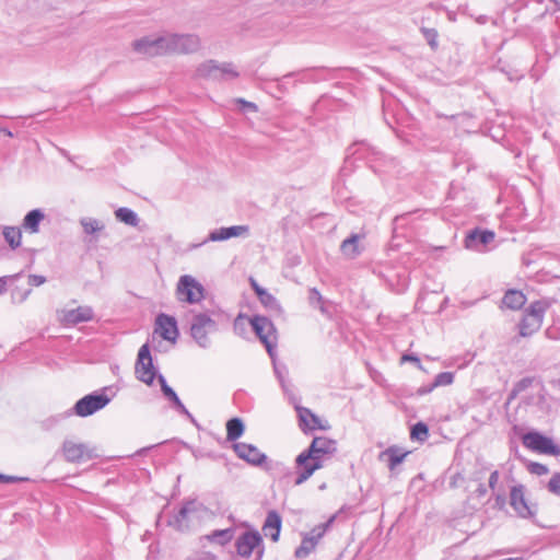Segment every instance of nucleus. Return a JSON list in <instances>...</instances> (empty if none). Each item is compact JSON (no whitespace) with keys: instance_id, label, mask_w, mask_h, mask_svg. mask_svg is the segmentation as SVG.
<instances>
[{"instance_id":"nucleus-1","label":"nucleus","mask_w":560,"mask_h":560,"mask_svg":"<svg viewBox=\"0 0 560 560\" xmlns=\"http://www.w3.org/2000/svg\"><path fill=\"white\" fill-rule=\"evenodd\" d=\"M337 452V442L326 436H316L311 445L295 458L298 477L296 486L305 482L311 476L323 467L324 459Z\"/></svg>"},{"instance_id":"nucleus-2","label":"nucleus","mask_w":560,"mask_h":560,"mask_svg":"<svg viewBox=\"0 0 560 560\" xmlns=\"http://www.w3.org/2000/svg\"><path fill=\"white\" fill-rule=\"evenodd\" d=\"M549 306L550 304L545 300H537L529 304L518 324L521 337H530L541 328L545 313Z\"/></svg>"},{"instance_id":"nucleus-3","label":"nucleus","mask_w":560,"mask_h":560,"mask_svg":"<svg viewBox=\"0 0 560 560\" xmlns=\"http://www.w3.org/2000/svg\"><path fill=\"white\" fill-rule=\"evenodd\" d=\"M217 330V322L211 317L210 313L203 312L192 315L190 320V336L200 348L207 349L210 347L211 340L209 335Z\"/></svg>"},{"instance_id":"nucleus-4","label":"nucleus","mask_w":560,"mask_h":560,"mask_svg":"<svg viewBox=\"0 0 560 560\" xmlns=\"http://www.w3.org/2000/svg\"><path fill=\"white\" fill-rule=\"evenodd\" d=\"M238 72L231 62L219 63L215 60H207L196 69V77L212 81H230L238 77Z\"/></svg>"},{"instance_id":"nucleus-5","label":"nucleus","mask_w":560,"mask_h":560,"mask_svg":"<svg viewBox=\"0 0 560 560\" xmlns=\"http://www.w3.org/2000/svg\"><path fill=\"white\" fill-rule=\"evenodd\" d=\"M237 555L248 559L255 555V560H261L264 555L262 537L257 530L245 532L235 541Z\"/></svg>"},{"instance_id":"nucleus-6","label":"nucleus","mask_w":560,"mask_h":560,"mask_svg":"<svg viewBox=\"0 0 560 560\" xmlns=\"http://www.w3.org/2000/svg\"><path fill=\"white\" fill-rule=\"evenodd\" d=\"M250 325L270 358L273 359L277 340V330L273 323L268 317L256 315L250 319Z\"/></svg>"},{"instance_id":"nucleus-7","label":"nucleus","mask_w":560,"mask_h":560,"mask_svg":"<svg viewBox=\"0 0 560 560\" xmlns=\"http://www.w3.org/2000/svg\"><path fill=\"white\" fill-rule=\"evenodd\" d=\"M176 294L179 301L195 304L205 298V288L192 276L184 275L178 280Z\"/></svg>"},{"instance_id":"nucleus-8","label":"nucleus","mask_w":560,"mask_h":560,"mask_svg":"<svg viewBox=\"0 0 560 560\" xmlns=\"http://www.w3.org/2000/svg\"><path fill=\"white\" fill-rule=\"evenodd\" d=\"M524 446L540 454L557 456L560 454V447L556 445L551 438L545 436L537 431H530L523 435Z\"/></svg>"},{"instance_id":"nucleus-9","label":"nucleus","mask_w":560,"mask_h":560,"mask_svg":"<svg viewBox=\"0 0 560 560\" xmlns=\"http://www.w3.org/2000/svg\"><path fill=\"white\" fill-rule=\"evenodd\" d=\"M168 36L172 55L194 54L200 48V38L196 34L168 33Z\"/></svg>"},{"instance_id":"nucleus-10","label":"nucleus","mask_w":560,"mask_h":560,"mask_svg":"<svg viewBox=\"0 0 560 560\" xmlns=\"http://www.w3.org/2000/svg\"><path fill=\"white\" fill-rule=\"evenodd\" d=\"M109 401L110 399L107 395L93 393L79 399L73 410L80 417H88L103 409Z\"/></svg>"},{"instance_id":"nucleus-11","label":"nucleus","mask_w":560,"mask_h":560,"mask_svg":"<svg viewBox=\"0 0 560 560\" xmlns=\"http://www.w3.org/2000/svg\"><path fill=\"white\" fill-rule=\"evenodd\" d=\"M136 374L141 382L148 385H151L155 378V370L148 343L142 345L139 349L136 362Z\"/></svg>"},{"instance_id":"nucleus-12","label":"nucleus","mask_w":560,"mask_h":560,"mask_svg":"<svg viewBox=\"0 0 560 560\" xmlns=\"http://www.w3.org/2000/svg\"><path fill=\"white\" fill-rule=\"evenodd\" d=\"M60 323L65 326H75L93 320L94 311L89 305H82L72 310H62L58 313Z\"/></svg>"},{"instance_id":"nucleus-13","label":"nucleus","mask_w":560,"mask_h":560,"mask_svg":"<svg viewBox=\"0 0 560 560\" xmlns=\"http://www.w3.org/2000/svg\"><path fill=\"white\" fill-rule=\"evenodd\" d=\"M62 453L65 459L69 463H80L85 459H92L95 456L94 451L86 444L74 443L70 440H66L62 443Z\"/></svg>"},{"instance_id":"nucleus-14","label":"nucleus","mask_w":560,"mask_h":560,"mask_svg":"<svg viewBox=\"0 0 560 560\" xmlns=\"http://www.w3.org/2000/svg\"><path fill=\"white\" fill-rule=\"evenodd\" d=\"M495 234L490 230L474 229L469 231L464 240L467 249L482 252L494 241Z\"/></svg>"},{"instance_id":"nucleus-15","label":"nucleus","mask_w":560,"mask_h":560,"mask_svg":"<svg viewBox=\"0 0 560 560\" xmlns=\"http://www.w3.org/2000/svg\"><path fill=\"white\" fill-rule=\"evenodd\" d=\"M510 504L517 515L523 518H530L535 515V512L525 499V488L523 485L512 487L510 492Z\"/></svg>"},{"instance_id":"nucleus-16","label":"nucleus","mask_w":560,"mask_h":560,"mask_svg":"<svg viewBox=\"0 0 560 560\" xmlns=\"http://www.w3.org/2000/svg\"><path fill=\"white\" fill-rule=\"evenodd\" d=\"M248 233V225H233L228 228H220L211 231L208 237L201 243V245L208 242H223L232 237L247 236ZM198 246H200V244Z\"/></svg>"},{"instance_id":"nucleus-17","label":"nucleus","mask_w":560,"mask_h":560,"mask_svg":"<svg viewBox=\"0 0 560 560\" xmlns=\"http://www.w3.org/2000/svg\"><path fill=\"white\" fill-rule=\"evenodd\" d=\"M197 505L198 503L195 500L185 502L179 511L167 521V525L179 532L188 529L189 517L197 511Z\"/></svg>"},{"instance_id":"nucleus-18","label":"nucleus","mask_w":560,"mask_h":560,"mask_svg":"<svg viewBox=\"0 0 560 560\" xmlns=\"http://www.w3.org/2000/svg\"><path fill=\"white\" fill-rule=\"evenodd\" d=\"M233 450L241 459L253 466H260L267 459V456L253 444L234 443Z\"/></svg>"},{"instance_id":"nucleus-19","label":"nucleus","mask_w":560,"mask_h":560,"mask_svg":"<svg viewBox=\"0 0 560 560\" xmlns=\"http://www.w3.org/2000/svg\"><path fill=\"white\" fill-rule=\"evenodd\" d=\"M156 330L164 340L175 342L178 338V328L175 317L161 313L156 316Z\"/></svg>"},{"instance_id":"nucleus-20","label":"nucleus","mask_w":560,"mask_h":560,"mask_svg":"<svg viewBox=\"0 0 560 560\" xmlns=\"http://www.w3.org/2000/svg\"><path fill=\"white\" fill-rule=\"evenodd\" d=\"M158 381L161 385V390L165 399L172 402L173 408H175L180 415L186 416L187 418L194 420L191 413L184 406L176 392L167 384L165 377L160 374L158 375Z\"/></svg>"},{"instance_id":"nucleus-21","label":"nucleus","mask_w":560,"mask_h":560,"mask_svg":"<svg viewBox=\"0 0 560 560\" xmlns=\"http://www.w3.org/2000/svg\"><path fill=\"white\" fill-rule=\"evenodd\" d=\"M281 516L277 511H269L265 520L262 532L266 537H270L272 541H278L281 530Z\"/></svg>"},{"instance_id":"nucleus-22","label":"nucleus","mask_w":560,"mask_h":560,"mask_svg":"<svg viewBox=\"0 0 560 560\" xmlns=\"http://www.w3.org/2000/svg\"><path fill=\"white\" fill-rule=\"evenodd\" d=\"M299 418L303 431L307 430H327L329 425H324L320 419L307 408H299Z\"/></svg>"},{"instance_id":"nucleus-23","label":"nucleus","mask_w":560,"mask_h":560,"mask_svg":"<svg viewBox=\"0 0 560 560\" xmlns=\"http://www.w3.org/2000/svg\"><path fill=\"white\" fill-rule=\"evenodd\" d=\"M250 284L265 307L273 312H281V306L272 294L261 288L254 279H250Z\"/></svg>"},{"instance_id":"nucleus-24","label":"nucleus","mask_w":560,"mask_h":560,"mask_svg":"<svg viewBox=\"0 0 560 560\" xmlns=\"http://www.w3.org/2000/svg\"><path fill=\"white\" fill-rule=\"evenodd\" d=\"M44 219L45 213L42 209H33L24 217L22 228L31 234L38 233L39 224Z\"/></svg>"},{"instance_id":"nucleus-25","label":"nucleus","mask_w":560,"mask_h":560,"mask_svg":"<svg viewBox=\"0 0 560 560\" xmlns=\"http://www.w3.org/2000/svg\"><path fill=\"white\" fill-rule=\"evenodd\" d=\"M526 301L527 299L525 294L515 289L508 290L502 299L503 305L513 311L521 310L525 305Z\"/></svg>"},{"instance_id":"nucleus-26","label":"nucleus","mask_w":560,"mask_h":560,"mask_svg":"<svg viewBox=\"0 0 560 560\" xmlns=\"http://www.w3.org/2000/svg\"><path fill=\"white\" fill-rule=\"evenodd\" d=\"M135 52L148 58H153V36H143L132 42Z\"/></svg>"},{"instance_id":"nucleus-27","label":"nucleus","mask_w":560,"mask_h":560,"mask_svg":"<svg viewBox=\"0 0 560 560\" xmlns=\"http://www.w3.org/2000/svg\"><path fill=\"white\" fill-rule=\"evenodd\" d=\"M245 430L244 422L241 418H232L226 422V440L230 442H235L240 439Z\"/></svg>"},{"instance_id":"nucleus-28","label":"nucleus","mask_w":560,"mask_h":560,"mask_svg":"<svg viewBox=\"0 0 560 560\" xmlns=\"http://www.w3.org/2000/svg\"><path fill=\"white\" fill-rule=\"evenodd\" d=\"M167 55H172L168 33L153 36V57Z\"/></svg>"},{"instance_id":"nucleus-29","label":"nucleus","mask_w":560,"mask_h":560,"mask_svg":"<svg viewBox=\"0 0 560 560\" xmlns=\"http://www.w3.org/2000/svg\"><path fill=\"white\" fill-rule=\"evenodd\" d=\"M454 382V374L452 372H441L435 377L433 383L429 387H422L419 389L420 394L430 393L433 388L439 386H447Z\"/></svg>"},{"instance_id":"nucleus-30","label":"nucleus","mask_w":560,"mask_h":560,"mask_svg":"<svg viewBox=\"0 0 560 560\" xmlns=\"http://www.w3.org/2000/svg\"><path fill=\"white\" fill-rule=\"evenodd\" d=\"M3 237L12 249H16L21 245L22 232L16 226H4Z\"/></svg>"},{"instance_id":"nucleus-31","label":"nucleus","mask_w":560,"mask_h":560,"mask_svg":"<svg viewBox=\"0 0 560 560\" xmlns=\"http://www.w3.org/2000/svg\"><path fill=\"white\" fill-rule=\"evenodd\" d=\"M115 217L118 221L130 225V226H137L139 223L138 214L126 207H121L115 211Z\"/></svg>"},{"instance_id":"nucleus-32","label":"nucleus","mask_w":560,"mask_h":560,"mask_svg":"<svg viewBox=\"0 0 560 560\" xmlns=\"http://www.w3.org/2000/svg\"><path fill=\"white\" fill-rule=\"evenodd\" d=\"M407 453H400L397 448L389 447L381 454V457H387L388 468L394 470L395 467L402 463Z\"/></svg>"},{"instance_id":"nucleus-33","label":"nucleus","mask_w":560,"mask_h":560,"mask_svg":"<svg viewBox=\"0 0 560 560\" xmlns=\"http://www.w3.org/2000/svg\"><path fill=\"white\" fill-rule=\"evenodd\" d=\"M358 243L359 236L357 234L351 235L341 243V252L349 257H354L359 253Z\"/></svg>"},{"instance_id":"nucleus-34","label":"nucleus","mask_w":560,"mask_h":560,"mask_svg":"<svg viewBox=\"0 0 560 560\" xmlns=\"http://www.w3.org/2000/svg\"><path fill=\"white\" fill-rule=\"evenodd\" d=\"M317 544L314 542L313 538L304 535L300 547L295 549L296 558H306L316 547Z\"/></svg>"},{"instance_id":"nucleus-35","label":"nucleus","mask_w":560,"mask_h":560,"mask_svg":"<svg viewBox=\"0 0 560 560\" xmlns=\"http://www.w3.org/2000/svg\"><path fill=\"white\" fill-rule=\"evenodd\" d=\"M410 438L420 442H424L429 438V428L424 422H417L411 427Z\"/></svg>"},{"instance_id":"nucleus-36","label":"nucleus","mask_w":560,"mask_h":560,"mask_svg":"<svg viewBox=\"0 0 560 560\" xmlns=\"http://www.w3.org/2000/svg\"><path fill=\"white\" fill-rule=\"evenodd\" d=\"M80 223L83 228V231L86 234H94L104 229V224H102L98 220L92 218H82Z\"/></svg>"},{"instance_id":"nucleus-37","label":"nucleus","mask_w":560,"mask_h":560,"mask_svg":"<svg viewBox=\"0 0 560 560\" xmlns=\"http://www.w3.org/2000/svg\"><path fill=\"white\" fill-rule=\"evenodd\" d=\"M332 521H334V517H331L329 521H327L324 524H319V525L315 526L310 533H307L305 535L308 536L310 538H313L314 542L317 544L320 540V538L324 536V534L326 533L327 528L330 526Z\"/></svg>"},{"instance_id":"nucleus-38","label":"nucleus","mask_w":560,"mask_h":560,"mask_svg":"<svg viewBox=\"0 0 560 560\" xmlns=\"http://www.w3.org/2000/svg\"><path fill=\"white\" fill-rule=\"evenodd\" d=\"M233 537V532L232 529H219V530H214L210 536V540L212 541H215V542H219L221 545H224L226 544L228 541H230Z\"/></svg>"},{"instance_id":"nucleus-39","label":"nucleus","mask_w":560,"mask_h":560,"mask_svg":"<svg viewBox=\"0 0 560 560\" xmlns=\"http://www.w3.org/2000/svg\"><path fill=\"white\" fill-rule=\"evenodd\" d=\"M310 304L314 307H318L322 313H326V308L324 306L323 296L316 288H312L310 290L308 295Z\"/></svg>"},{"instance_id":"nucleus-40","label":"nucleus","mask_w":560,"mask_h":560,"mask_svg":"<svg viewBox=\"0 0 560 560\" xmlns=\"http://www.w3.org/2000/svg\"><path fill=\"white\" fill-rule=\"evenodd\" d=\"M422 33L428 40V44L435 48L438 46V32L434 28H422Z\"/></svg>"},{"instance_id":"nucleus-41","label":"nucleus","mask_w":560,"mask_h":560,"mask_svg":"<svg viewBox=\"0 0 560 560\" xmlns=\"http://www.w3.org/2000/svg\"><path fill=\"white\" fill-rule=\"evenodd\" d=\"M547 488L551 493L560 495V472H557L551 477Z\"/></svg>"},{"instance_id":"nucleus-42","label":"nucleus","mask_w":560,"mask_h":560,"mask_svg":"<svg viewBox=\"0 0 560 560\" xmlns=\"http://www.w3.org/2000/svg\"><path fill=\"white\" fill-rule=\"evenodd\" d=\"M528 470L537 476H542L548 472L547 466L540 463H530L528 465Z\"/></svg>"},{"instance_id":"nucleus-43","label":"nucleus","mask_w":560,"mask_h":560,"mask_svg":"<svg viewBox=\"0 0 560 560\" xmlns=\"http://www.w3.org/2000/svg\"><path fill=\"white\" fill-rule=\"evenodd\" d=\"M235 102L236 104H240L244 110H249L253 113L258 112V106L253 102H248L244 98H236Z\"/></svg>"},{"instance_id":"nucleus-44","label":"nucleus","mask_w":560,"mask_h":560,"mask_svg":"<svg viewBox=\"0 0 560 560\" xmlns=\"http://www.w3.org/2000/svg\"><path fill=\"white\" fill-rule=\"evenodd\" d=\"M46 282V278L40 275H30L28 284L32 287H39Z\"/></svg>"},{"instance_id":"nucleus-45","label":"nucleus","mask_w":560,"mask_h":560,"mask_svg":"<svg viewBox=\"0 0 560 560\" xmlns=\"http://www.w3.org/2000/svg\"><path fill=\"white\" fill-rule=\"evenodd\" d=\"M532 385V378L529 377H524L522 380H520L515 385L514 387L516 388V390H518L520 393L527 389L529 386Z\"/></svg>"},{"instance_id":"nucleus-46","label":"nucleus","mask_w":560,"mask_h":560,"mask_svg":"<svg viewBox=\"0 0 560 560\" xmlns=\"http://www.w3.org/2000/svg\"><path fill=\"white\" fill-rule=\"evenodd\" d=\"M499 471L498 470H493L491 474H490V477H489V488L491 490H494L495 489V486L499 481Z\"/></svg>"},{"instance_id":"nucleus-47","label":"nucleus","mask_w":560,"mask_h":560,"mask_svg":"<svg viewBox=\"0 0 560 560\" xmlns=\"http://www.w3.org/2000/svg\"><path fill=\"white\" fill-rule=\"evenodd\" d=\"M24 481H28V478L11 476V475L5 476V483H18V482H24Z\"/></svg>"},{"instance_id":"nucleus-48","label":"nucleus","mask_w":560,"mask_h":560,"mask_svg":"<svg viewBox=\"0 0 560 560\" xmlns=\"http://www.w3.org/2000/svg\"><path fill=\"white\" fill-rule=\"evenodd\" d=\"M402 361L415 362L419 368L421 366L420 359L417 355H415V354H405V355H402Z\"/></svg>"},{"instance_id":"nucleus-49","label":"nucleus","mask_w":560,"mask_h":560,"mask_svg":"<svg viewBox=\"0 0 560 560\" xmlns=\"http://www.w3.org/2000/svg\"><path fill=\"white\" fill-rule=\"evenodd\" d=\"M505 505V497L504 494H497L495 495V506L498 509H503Z\"/></svg>"},{"instance_id":"nucleus-50","label":"nucleus","mask_w":560,"mask_h":560,"mask_svg":"<svg viewBox=\"0 0 560 560\" xmlns=\"http://www.w3.org/2000/svg\"><path fill=\"white\" fill-rule=\"evenodd\" d=\"M476 493H477V495H478L479 498H481V497L486 495V493H487V488H486V486H485V485H482V483H480V485H479V487H478V488H477V490H476Z\"/></svg>"},{"instance_id":"nucleus-51","label":"nucleus","mask_w":560,"mask_h":560,"mask_svg":"<svg viewBox=\"0 0 560 560\" xmlns=\"http://www.w3.org/2000/svg\"><path fill=\"white\" fill-rule=\"evenodd\" d=\"M7 291V277H0V295Z\"/></svg>"},{"instance_id":"nucleus-52","label":"nucleus","mask_w":560,"mask_h":560,"mask_svg":"<svg viewBox=\"0 0 560 560\" xmlns=\"http://www.w3.org/2000/svg\"><path fill=\"white\" fill-rule=\"evenodd\" d=\"M293 75H294V73L291 72V73L283 75L281 79H278L277 81L279 82V84H278L279 89H282V83L285 82L288 79H290Z\"/></svg>"},{"instance_id":"nucleus-53","label":"nucleus","mask_w":560,"mask_h":560,"mask_svg":"<svg viewBox=\"0 0 560 560\" xmlns=\"http://www.w3.org/2000/svg\"><path fill=\"white\" fill-rule=\"evenodd\" d=\"M275 373L280 381H282V370L276 364L275 358L272 359Z\"/></svg>"},{"instance_id":"nucleus-54","label":"nucleus","mask_w":560,"mask_h":560,"mask_svg":"<svg viewBox=\"0 0 560 560\" xmlns=\"http://www.w3.org/2000/svg\"><path fill=\"white\" fill-rule=\"evenodd\" d=\"M0 132L4 133L7 137H10V138H12L14 136L11 130H9L8 128H4V127H0Z\"/></svg>"},{"instance_id":"nucleus-55","label":"nucleus","mask_w":560,"mask_h":560,"mask_svg":"<svg viewBox=\"0 0 560 560\" xmlns=\"http://www.w3.org/2000/svg\"><path fill=\"white\" fill-rule=\"evenodd\" d=\"M518 394H520V392H518V390H516V388H515V387H513V389H512V390H511V393H510L509 401H510V400H512V399H514Z\"/></svg>"},{"instance_id":"nucleus-56","label":"nucleus","mask_w":560,"mask_h":560,"mask_svg":"<svg viewBox=\"0 0 560 560\" xmlns=\"http://www.w3.org/2000/svg\"><path fill=\"white\" fill-rule=\"evenodd\" d=\"M477 22L480 23V24H485L487 22V16L486 15H480L477 19Z\"/></svg>"},{"instance_id":"nucleus-57","label":"nucleus","mask_w":560,"mask_h":560,"mask_svg":"<svg viewBox=\"0 0 560 560\" xmlns=\"http://www.w3.org/2000/svg\"><path fill=\"white\" fill-rule=\"evenodd\" d=\"M5 476L4 474H0V483H5Z\"/></svg>"},{"instance_id":"nucleus-58","label":"nucleus","mask_w":560,"mask_h":560,"mask_svg":"<svg viewBox=\"0 0 560 560\" xmlns=\"http://www.w3.org/2000/svg\"><path fill=\"white\" fill-rule=\"evenodd\" d=\"M30 293H31V290H27V291L24 293V295L22 296L21 302H22V301H24V300L27 298V295H28Z\"/></svg>"}]
</instances>
